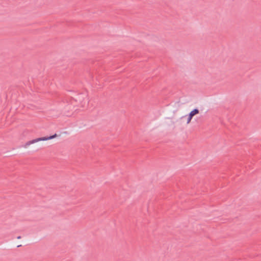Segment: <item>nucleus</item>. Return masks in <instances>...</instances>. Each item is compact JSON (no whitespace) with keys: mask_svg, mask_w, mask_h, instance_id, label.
Listing matches in <instances>:
<instances>
[{"mask_svg":"<svg viewBox=\"0 0 261 261\" xmlns=\"http://www.w3.org/2000/svg\"><path fill=\"white\" fill-rule=\"evenodd\" d=\"M192 118L189 115H186L180 118V120L185 122L186 124H189L192 120Z\"/></svg>","mask_w":261,"mask_h":261,"instance_id":"f03ea898","label":"nucleus"},{"mask_svg":"<svg viewBox=\"0 0 261 261\" xmlns=\"http://www.w3.org/2000/svg\"><path fill=\"white\" fill-rule=\"evenodd\" d=\"M57 136L56 134H55L54 135L49 136V137H44L39 138H36L33 140H32L31 141H29L27 142L25 144V147H27L29 146H30L31 144L39 142L40 141H45L53 139L55 138Z\"/></svg>","mask_w":261,"mask_h":261,"instance_id":"f257e3e1","label":"nucleus"},{"mask_svg":"<svg viewBox=\"0 0 261 261\" xmlns=\"http://www.w3.org/2000/svg\"><path fill=\"white\" fill-rule=\"evenodd\" d=\"M199 110L197 109H195L193 110L192 111H191L189 115L192 118H193L194 116H195L196 115L199 114Z\"/></svg>","mask_w":261,"mask_h":261,"instance_id":"7ed1b4c3","label":"nucleus"}]
</instances>
